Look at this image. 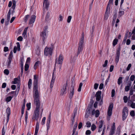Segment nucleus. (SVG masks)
I'll return each mask as SVG.
<instances>
[{
  "label": "nucleus",
  "mask_w": 135,
  "mask_h": 135,
  "mask_svg": "<svg viewBox=\"0 0 135 135\" xmlns=\"http://www.w3.org/2000/svg\"><path fill=\"white\" fill-rule=\"evenodd\" d=\"M38 76L35 75L34 76V81H33V97L34 99H40V93L38 90Z\"/></svg>",
  "instance_id": "f257e3e1"
},
{
  "label": "nucleus",
  "mask_w": 135,
  "mask_h": 135,
  "mask_svg": "<svg viewBox=\"0 0 135 135\" xmlns=\"http://www.w3.org/2000/svg\"><path fill=\"white\" fill-rule=\"evenodd\" d=\"M34 103L36 105V108L34 111L32 119L36 120L37 121L39 118V111L40 110V99L37 100L34 99Z\"/></svg>",
  "instance_id": "f03ea898"
},
{
  "label": "nucleus",
  "mask_w": 135,
  "mask_h": 135,
  "mask_svg": "<svg viewBox=\"0 0 135 135\" xmlns=\"http://www.w3.org/2000/svg\"><path fill=\"white\" fill-rule=\"evenodd\" d=\"M53 49V47H46L44 50V55L46 56H47L49 55H51L52 54Z\"/></svg>",
  "instance_id": "7ed1b4c3"
},
{
  "label": "nucleus",
  "mask_w": 135,
  "mask_h": 135,
  "mask_svg": "<svg viewBox=\"0 0 135 135\" xmlns=\"http://www.w3.org/2000/svg\"><path fill=\"white\" fill-rule=\"evenodd\" d=\"M122 113V120L124 121L128 115V109L127 107H125L123 108Z\"/></svg>",
  "instance_id": "20e7f679"
},
{
  "label": "nucleus",
  "mask_w": 135,
  "mask_h": 135,
  "mask_svg": "<svg viewBox=\"0 0 135 135\" xmlns=\"http://www.w3.org/2000/svg\"><path fill=\"white\" fill-rule=\"evenodd\" d=\"M84 42L82 41H80L78 48V51L77 52V55H79L80 52L82 51L83 49V43Z\"/></svg>",
  "instance_id": "39448f33"
},
{
  "label": "nucleus",
  "mask_w": 135,
  "mask_h": 135,
  "mask_svg": "<svg viewBox=\"0 0 135 135\" xmlns=\"http://www.w3.org/2000/svg\"><path fill=\"white\" fill-rule=\"evenodd\" d=\"M63 60V57L62 55H60L58 59H56L55 62V64H56L61 65L62 62Z\"/></svg>",
  "instance_id": "423d86ee"
},
{
  "label": "nucleus",
  "mask_w": 135,
  "mask_h": 135,
  "mask_svg": "<svg viewBox=\"0 0 135 135\" xmlns=\"http://www.w3.org/2000/svg\"><path fill=\"white\" fill-rule=\"evenodd\" d=\"M47 28L46 27L44 30L42 31L41 34L40 36L42 37L43 41H44L45 39L46 38V32L47 31Z\"/></svg>",
  "instance_id": "0eeeda50"
},
{
  "label": "nucleus",
  "mask_w": 135,
  "mask_h": 135,
  "mask_svg": "<svg viewBox=\"0 0 135 135\" xmlns=\"http://www.w3.org/2000/svg\"><path fill=\"white\" fill-rule=\"evenodd\" d=\"M74 86L72 85L70 88V90L69 94V98L70 99H71L74 94Z\"/></svg>",
  "instance_id": "6e6552de"
},
{
  "label": "nucleus",
  "mask_w": 135,
  "mask_h": 135,
  "mask_svg": "<svg viewBox=\"0 0 135 135\" xmlns=\"http://www.w3.org/2000/svg\"><path fill=\"white\" fill-rule=\"evenodd\" d=\"M68 84L67 83H66L65 84L63 87L62 89H61V94L63 95L64 94H65L66 88L68 86Z\"/></svg>",
  "instance_id": "1a4fd4ad"
},
{
  "label": "nucleus",
  "mask_w": 135,
  "mask_h": 135,
  "mask_svg": "<svg viewBox=\"0 0 135 135\" xmlns=\"http://www.w3.org/2000/svg\"><path fill=\"white\" fill-rule=\"evenodd\" d=\"M113 107V104H110L109 107L108 112V114L109 117L112 115V111Z\"/></svg>",
  "instance_id": "9d476101"
},
{
  "label": "nucleus",
  "mask_w": 135,
  "mask_h": 135,
  "mask_svg": "<svg viewBox=\"0 0 135 135\" xmlns=\"http://www.w3.org/2000/svg\"><path fill=\"white\" fill-rule=\"evenodd\" d=\"M120 49H118L117 50L116 54V57L115 59V60L116 62L117 63L119 60L120 54Z\"/></svg>",
  "instance_id": "9b49d317"
},
{
  "label": "nucleus",
  "mask_w": 135,
  "mask_h": 135,
  "mask_svg": "<svg viewBox=\"0 0 135 135\" xmlns=\"http://www.w3.org/2000/svg\"><path fill=\"white\" fill-rule=\"evenodd\" d=\"M101 93L102 92L100 91H98L96 93L95 95L96 100L98 101L100 100L101 98Z\"/></svg>",
  "instance_id": "f8f14e48"
},
{
  "label": "nucleus",
  "mask_w": 135,
  "mask_h": 135,
  "mask_svg": "<svg viewBox=\"0 0 135 135\" xmlns=\"http://www.w3.org/2000/svg\"><path fill=\"white\" fill-rule=\"evenodd\" d=\"M51 120V113L50 114L47 120V122L46 123V126L47 127V133L48 132V130L50 127V123Z\"/></svg>",
  "instance_id": "ddd939ff"
},
{
  "label": "nucleus",
  "mask_w": 135,
  "mask_h": 135,
  "mask_svg": "<svg viewBox=\"0 0 135 135\" xmlns=\"http://www.w3.org/2000/svg\"><path fill=\"white\" fill-rule=\"evenodd\" d=\"M115 123L113 122V125L111 128L109 135H113L115 131Z\"/></svg>",
  "instance_id": "4468645a"
},
{
  "label": "nucleus",
  "mask_w": 135,
  "mask_h": 135,
  "mask_svg": "<svg viewBox=\"0 0 135 135\" xmlns=\"http://www.w3.org/2000/svg\"><path fill=\"white\" fill-rule=\"evenodd\" d=\"M6 113L7 114V123L8 122L9 119V117L11 113L10 109L9 107L7 108L6 110Z\"/></svg>",
  "instance_id": "2eb2a0df"
},
{
  "label": "nucleus",
  "mask_w": 135,
  "mask_h": 135,
  "mask_svg": "<svg viewBox=\"0 0 135 135\" xmlns=\"http://www.w3.org/2000/svg\"><path fill=\"white\" fill-rule=\"evenodd\" d=\"M113 0H109L106 8L107 11H109V9H110V7L113 4Z\"/></svg>",
  "instance_id": "dca6fc26"
},
{
  "label": "nucleus",
  "mask_w": 135,
  "mask_h": 135,
  "mask_svg": "<svg viewBox=\"0 0 135 135\" xmlns=\"http://www.w3.org/2000/svg\"><path fill=\"white\" fill-rule=\"evenodd\" d=\"M49 4L48 0H44L43 6L44 8L47 9L49 7Z\"/></svg>",
  "instance_id": "f3484780"
},
{
  "label": "nucleus",
  "mask_w": 135,
  "mask_h": 135,
  "mask_svg": "<svg viewBox=\"0 0 135 135\" xmlns=\"http://www.w3.org/2000/svg\"><path fill=\"white\" fill-rule=\"evenodd\" d=\"M100 114L99 111L98 110H97L96 111L95 110H93L92 112V114L94 115L95 114L96 117H98Z\"/></svg>",
  "instance_id": "a211bd4d"
},
{
  "label": "nucleus",
  "mask_w": 135,
  "mask_h": 135,
  "mask_svg": "<svg viewBox=\"0 0 135 135\" xmlns=\"http://www.w3.org/2000/svg\"><path fill=\"white\" fill-rule=\"evenodd\" d=\"M36 17V16L34 15H32L31 16L29 22L30 24H32L35 21Z\"/></svg>",
  "instance_id": "6ab92c4d"
},
{
  "label": "nucleus",
  "mask_w": 135,
  "mask_h": 135,
  "mask_svg": "<svg viewBox=\"0 0 135 135\" xmlns=\"http://www.w3.org/2000/svg\"><path fill=\"white\" fill-rule=\"evenodd\" d=\"M39 128V123H38V122L37 120L36 122V127L35 128V132L34 135H37L38 133V132Z\"/></svg>",
  "instance_id": "aec40b11"
},
{
  "label": "nucleus",
  "mask_w": 135,
  "mask_h": 135,
  "mask_svg": "<svg viewBox=\"0 0 135 135\" xmlns=\"http://www.w3.org/2000/svg\"><path fill=\"white\" fill-rule=\"evenodd\" d=\"M110 10L109 9V11H107V9H106V12L105 14L104 18L105 20H107L109 17V13Z\"/></svg>",
  "instance_id": "412c9836"
},
{
  "label": "nucleus",
  "mask_w": 135,
  "mask_h": 135,
  "mask_svg": "<svg viewBox=\"0 0 135 135\" xmlns=\"http://www.w3.org/2000/svg\"><path fill=\"white\" fill-rule=\"evenodd\" d=\"M41 64V62L40 61H37L35 64L34 66V68L35 70L36 69V68L37 66H38L39 65Z\"/></svg>",
  "instance_id": "4be33fe9"
},
{
  "label": "nucleus",
  "mask_w": 135,
  "mask_h": 135,
  "mask_svg": "<svg viewBox=\"0 0 135 135\" xmlns=\"http://www.w3.org/2000/svg\"><path fill=\"white\" fill-rule=\"evenodd\" d=\"M12 60V58H8V60L7 64V65L8 68H10L11 67V63Z\"/></svg>",
  "instance_id": "5701e85b"
},
{
  "label": "nucleus",
  "mask_w": 135,
  "mask_h": 135,
  "mask_svg": "<svg viewBox=\"0 0 135 135\" xmlns=\"http://www.w3.org/2000/svg\"><path fill=\"white\" fill-rule=\"evenodd\" d=\"M11 10L10 9L8 13L7 14V21H5L6 22V21H7V22H8L10 20V14H11Z\"/></svg>",
  "instance_id": "b1692460"
},
{
  "label": "nucleus",
  "mask_w": 135,
  "mask_h": 135,
  "mask_svg": "<svg viewBox=\"0 0 135 135\" xmlns=\"http://www.w3.org/2000/svg\"><path fill=\"white\" fill-rule=\"evenodd\" d=\"M25 103H23V105L21 109V114L22 115L21 117H22V115L24 113V112L25 107Z\"/></svg>",
  "instance_id": "393cba45"
},
{
  "label": "nucleus",
  "mask_w": 135,
  "mask_h": 135,
  "mask_svg": "<svg viewBox=\"0 0 135 135\" xmlns=\"http://www.w3.org/2000/svg\"><path fill=\"white\" fill-rule=\"evenodd\" d=\"M32 80L31 79H30L29 80L28 83V86L29 89H31V86L32 84Z\"/></svg>",
  "instance_id": "a878e982"
},
{
  "label": "nucleus",
  "mask_w": 135,
  "mask_h": 135,
  "mask_svg": "<svg viewBox=\"0 0 135 135\" xmlns=\"http://www.w3.org/2000/svg\"><path fill=\"white\" fill-rule=\"evenodd\" d=\"M122 79L123 78L122 77H119L118 79L117 83L118 85H120V84L122 83Z\"/></svg>",
  "instance_id": "bb28decb"
},
{
  "label": "nucleus",
  "mask_w": 135,
  "mask_h": 135,
  "mask_svg": "<svg viewBox=\"0 0 135 135\" xmlns=\"http://www.w3.org/2000/svg\"><path fill=\"white\" fill-rule=\"evenodd\" d=\"M118 40L117 39H114L113 42V45L114 46L115 45H116L117 44L118 42Z\"/></svg>",
  "instance_id": "cd10ccee"
},
{
  "label": "nucleus",
  "mask_w": 135,
  "mask_h": 135,
  "mask_svg": "<svg viewBox=\"0 0 135 135\" xmlns=\"http://www.w3.org/2000/svg\"><path fill=\"white\" fill-rule=\"evenodd\" d=\"M83 85V83H80L79 85V87L78 89V91L80 92L81 91V88Z\"/></svg>",
  "instance_id": "c85d7f7f"
},
{
  "label": "nucleus",
  "mask_w": 135,
  "mask_h": 135,
  "mask_svg": "<svg viewBox=\"0 0 135 135\" xmlns=\"http://www.w3.org/2000/svg\"><path fill=\"white\" fill-rule=\"evenodd\" d=\"M12 2H13V6H12V8L14 10L16 7V1L15 0H12Z\"/></svg>",
  "instance_id": "c756f323"
},
{
  "label": "nucleus",
  "mask_w": 135,
  "mask_h": 135,
  "mask_svg": "<svg viewBox=\"0 0 135 135\" xmlns=\"http://www.w3.org/2000/svg\"><path fill=\"white\" fill-rule=\"evenodd\" d=\"M78 124L77 122L75 123V124L73 128V131H75V132L76 129V127L77 126Z\"/></svg>",
  "instance_id": "7c9ffc66"
},
{
  "label": "nucleus",
  "mask_w": 135,
  "mask_h": 135,
  "mask_svg": "<svg viewBox=\"0 0 135 135\" xmlns=\"http://www.w3.org/2000/svg\"><path fill=\"white\" fill-rule=\"evenodd\" d=\"M50 16V12H48L46 14V15L45 18V20L46 21L48 20V18H49Z\"/></svg>",
  "instance_id": "2f4dec72"
},
{
  "label": "nucleus",
  "mask_w": 135,
  "mask_h": 135,
  "mask_svg": "<svg viewBox=\"0 0 135 135\" xmlns=\"http://www.w3.org/2000/svg\"><path fill=\"white\" fill-rule=\"evenodd\" d=\"M18 81V79L17 78L14 79V80L12 82V84H16L17 83Z\"/></svg>",
  "instance_id": "473e14b6"
},
{
  "label": "nucleus",
  "mask_w": 135,
  "mask_h": 135,
  "mask_svg": "<svg viewBox=\"0 0 135 135\" xmlns=\"http://www.w3.org/2000/svg\"><path fill=\"white\" fill-rule=\"evenodd\" d=\"M91 130L92 131H94L96 128V126L94 124H93L91 127Z\"/></svg>",
  "instance_id": "72a5a7b5"
},
{
  "label": "nucleus",
  "mask_w": 135,
  "mask_h": 135,
  "mask_svg": "<svg viewBox=\"0 0 135 135\" xmlns=\"http://www.w3.org/2000/svg\"><path fill=\"white\" fill-rule=\"evenodd\" d=\"M12 98V97L11 96L8 97L6 98V101L7 102H9L11 100Z\"/></svg>",
  "instance_id": "f704fd0d"
},
{
  "label": "nucleus",
  "mask_w": 135,
  "mask_h": 135,
  "mask_svg": "<svg viewBox=\"0 0 135 135\" xmlns=\"http://www.w3.org/2000/svg\"><path fill=\"white\" fill-rule=\"evenodd\" d=\"M124 13V12L123 11H120L119 12V16H121L123 15Z\"/></svg>",
  "instance_id": "c9c22d12"
},
{
  "label": "nucleus",
  "mask_w": 135,
  "mask_h": 135,
  "mask_svg": "<svg viewBox=\"0 0 135 135\" xmlns=\"http://www.w3.org/2000/svg\"><path fill=\"white\" fill-rule=\"evenodd\" d=\"M29 67V66L28 64H26L25 66V71H27Z\"/></svg>",
  "instance_id": "e433bc0d"
},
{
  "label": "nucleus",
  "mask_w": 135,
  "mask_h": 135,
  "mask_svg": "<svg viewBox=\"0 0 135 135\" xmlns=\"http://www.w3.org/2000/svg\"><path fill=\"white\" fill-rule=\"evenodd\" d=\"M123 99L125 103H126L128 101V98L127 96H124L123 97Z\"/></svg>",
  "instance_id": "4c0bfd02"
},
{
  "label": "nucleus",
  "mask_w": 135,
  "mask_h": 135,
  "mask_svg": "<svg viewBox=\"0 0 135 135\" xmlns=\"http://www.w3.org/2000/svg\"><path fill=\"white\" fill-rule=\"evenodd\" d=\"M72 18V16H69L68 18L67 21V22L68 23H69L70 22Z\"/></svg>",
  "instance_id": "58836bf2"
},
{
  "label": "nucleus",
  "mask_w": 135,
  "mask_h": 135,
  "mask_svg": "<svg viewBox=\"0 0 135 135\" xmlns=\"http://www.w3.org/2000/svg\"><path fill=\"white\" fill-rule=\"evenodd\" d=\"M26 106L27 107V110H29L30 109L31 107V103H27L26 104Z\"/></svg>",
  "instance_id": "ea45409f"
},
{
  "label": "nucleus",
  "mask_w": 135,
  "mask_h": 135,
  "mask_svg": "<svg viewBox=\"0 0 135 135\" xmlns=\"http://www.w3.org/2000/svg\"><path fill=\"white\" fill-rule=\"evenodd\" d=\"M103 122L102 120H101L99 122L100 125L99 126V129H101L103 126Z\"/></svg>",
  "instance_id": "a19ab883"
},
{
  "label": "nucleus",
  "mask_w": 135,
  "mask_h": 135,
  "mask_svg": "<svg viewBox=\"0 0 135 135\" xmlns=\"http://www.w3.org/2000/svg\"><path fill=\"white\" fill-rule=\"evenodd\" d=\"M4 73L6 75H8L9 74V72L8 70L6 69L4 70Z\"/></svg>",
  "instance_id": "79ce46f5"
},
{
  "label": "nucleus",
  "mask_w": 135,
  "mask_h": 135,
  "mask_svg": "<svg viewBox=\"0 0 135 135\" xmlns=\"http://www.w3.org/2000/svg\"><path fill=\"white\" fill-rule=\"evenodd\" d=\"M129 86H126L125 87V90L126 91H128L129 90Z\"/></svg>",
  "instance_id": "37998d69"
},
{
  "label": "nucleus",
  "mask_w": 135,
  "mask_h": 135,
  "mask_svg": "<svg viewBox=\"0 0 135 135\" xmlns=\"http://www.w3.org/2000/svg\"><path fill=\"white\" fill-rule=\"evenodd\" d=\"M84 32H83L81 34L82 37L80 39V41H83L84 39Z\"/></svg>",
  "instance_id": "c03bdc74"
},
{
  "label": "nucleus",
  "mask_w": 135,
  "mask_h": 135,
  "mask_svg": "<svg viewBox=\"0 0 135 135\" xmlns=\"http://www.w3.org/2000/svg\"><path fill=\"white\" fill-rule=\"evenodd\" d=\"M115 91L114 89H112V91L111 93V97H113L114 96Z\"/></svg>",
  "instance_id": "a18cd8bd"
},
{
  "label": "nucleus",
  "mask_w": 135,
  "mask_h": 135,
  "mask_svg": "<svg viewBox=\"0 0 135 135\" xmlns=\"http://www.w3.org/2000/svg\"><path fill=\"white\" fill-rule=\"evenodd\" d=\"M16 44L17 45L18 51H19L20 50V45L19 42H17Z\"/></svg>",
  "instance_id": "49530a36"
},
{
  "label": "nucleus",
  "mask_w": 135,
  "mask_h": 135,
  "mask_svg": "<svg viewBox=\"0 0 135 135\" xmlns=\"http://www.w3.org/2000/svg\"><path fill=\"white\" fill-rule=\"evenodd\" d=\"M103 86H104L103 84L102 83H101L99 85V89L100 90L102 89L103 88Z\"/></svg>",
  "instance_id": "de8ad7c7"
},
{
  "label": "nucleus",
  "mask_w": 135,
  "mask_h": 135,
  "mask_svg": "<svg viewBox=\"0 0 135 135\" xmlns=\"http://www.w3.org/2000/svg\"><path fill=\"white\" fill-rule=\"evenodd\" d=\"M130 114L132 116L134 117L135 115L134 111L133 110L131 111L130 113Z\"/></svg>",
  "instance_id": "09e8293b"
},
{
  "label": "nucleus",
  "mask_w": 135,
  "mask_h": 135,
  "mask_svg": "<svg viewBox=\"0 0 135 135\" xmlns=\"http://www.w3.org/2000/svg\"><path fill=\"white\" fill-rule=\"evenodd\" d=\"M99 84L98 83H95L94 85V88L95 89H97L98 86Z\"/></svg>",
  "instance_id": "8fccbe9b"
},
{
  "label": "nucleus",
  "mask_w": 135,
  "mask_h": 135,
  "mask_svg": "<svg viewBox=\"0 0 135 135\" xmlns=\"http://www.w3.org/2000/svg\"><path fill=\"white\" fill-rule=\"evenodd\" d=\"M13 52L12 51L9 54V56L8 58H12V57L13 56Z\"/></svg>",
  "instance_id": "3c124183"
},
{
  "label": "nucleus",
  "mask_w": 135,
  "mask_h": 135,
  "mask_svg": "<svg viewBox=\"0 0 135 135\" xmlns=\"http://www.w3.org/2000/svg\"><path fill=\"white\" fill-rule=\"evenodd\" d=\"M114 66L113 65H111L110 67V69H109V71L110 72H112L113 70L114 69Z\"/></svg>",
  "instance_id": "603ef678"
},
{
  "label": "nucleus",
  "mask_w": 135,
  "mask_h": 135,
  "mask_svg": "<svg viewBox=\"0 0 135 135\" xmlns=\"http://www.w3.org/2000/svg\"><path fill=\"white\" fill-rule=\"evenodd\" d=\"M58 19L59 21H62L63 20V17L61 15H59Z\"/></svg>",
  "instance_id": "864d4df0"
},
{
  "label": "nucleus",
  "mask_w": 135,
  "mask_h": 135,
  "mask_svg": "<svg viewBox=\"0 0 135 135\" xmlns=\"http://www.w3.org/2000/svg\"><path fill=\"white\" fill-rule=\"evenodd\" d=\"M131 64H129L127 68V71H129V70L130 68H131Z\"/></svg>",
  "instance_id": "5fc2aeb1"
},
{
  "label": "nucleus",
  "mask_w": 135,
  "mask_h": 135,
  "mask_svg": "<svg viewBox=\"0 0 135 135\" xmlns=\"http://www.w3.org/2000/svg\"><path fill=\"white\" fill-rule=\"evenodd\" d=\"M87 127H89L91 126V123L89 122H87L86 123Z\"/></svg>",
  "instance_id": "6e6d98bb"
},
{
  "label": "nucleus",
  "mask_w": 135,
  "mask_h": 135,
  "mask_svg": "<svg viewBox=\"0 0 135 135\" xmlns=\"http://www.w3.org/2000/svg\"><path fill=\"white\" fill-rule=\"evenodd\" d=\"M108 61L107 60H105V61L104 64L103 65V66L104 67H106L107 65L108 64Z\"/></svg>",
  "instance_id": "4d7b16f0"
},
{
  "label": "nucleus",
  "mask_w": 135,
  "mask_h": 135,
  "mask_svg": "<svg viewBox=\"0 0 135 135\" xmlns=\"http://www.w3.org/2000/svg\"><path fill=\"white\" fill-rule=\"evenodd\" d=\"M91 133V131L90 130H87L86 131L85 134L86 135H90Z\"/></svg>",
  "instance_id": "13d9d810"
},
{
  "label": "nucleus",
  "mask_w": 135,
  "mask_h": 135,
  "mask_svg": "<svg viewBox=\"0 0 135 135\" xmlns=\"http://www.w3.org/2000/svg\"><path fill=\"white\" fill-rule=\"evenodd\" d=\"M135 76L134 75H132L130 77V80L132 81H133L134 80L135 78Z\"/></svg>",
  "instance_id": "bf43d9fd"
},
{
  "label": "nucleus",
  "mask_w": 135,
  "mask_h": 135,
  "mask_svg": "<svg viewBox=\"0 0 135 135\" xmlns=\"http://www.w3.org/2000/svg\"><path fill=\"white\" fill-rule=\"evenodd\" d=\"M30 16L28 15H26L25 17V20L26 22L27 21L29 17Z\"/></svg>",
  "instance_id": "052dcab7"
},
{
  "label": "nucleus",
  "mask_w": 135,
  "mask_h": 135,
  "mask_svg": "<svg viewBox=\"0 0 135 135\" xmlns=\"http://www.w3.org/2000/svg\"><path fill=\"white\" fill-rule=\"evenodd\" d=\"M23 38L21 36H20L18 37L17 38V40L20 41H21L22 40Z\"/></svg>",
  "instance_id": "680f3d73"
},
{
  "label": "nucleus",
  "mask_w": 135,
  "mask_h": 135,
  "mask_svg": "<svg viewBox=\"0 0 135 135\" xmlns=\"http://www.w3.org/2000/svg\"><path fill=\"white\" fill-rule=\"evenodd\" d=\"M82 126V122H80L78 125V128L79 129L81 128Z\"/></svg>",
  "instance_id": "e2e57ef3"
},
{
  "label": "nucleus",
  "mask_w": 135,
  "mask_h": 135,
  "mask_svg": "<svg viewBox=\"0 0 135 135\" xmlns=\"http://www.w3.org/2000/svg\"><path fill=\"white\" fill-rule=\"evenodd\" d=\"M131 106L132 108H135V103L132 102Z\"/></svg>",
  "instance_id": "0e129e2a"
},
{
  "label": "nucleus",
  "mask_w": 135,
  "mask_h": 135,
  "mask_svg": "<svg viewBox=\"0 0 135 135\" xmlns=\"http://www.w3.org/2000/svg\"><path fill=\"white\" fill-rule=\"evenodd\" d=\"M4 51L5 52H6L8 51V47H5L4 48Z\"/></svg>",
  "instance_id": "69168bd1"
},
{
  "label": "nucleus",
  "mask_w": 135,
  "mask_h": 135,
  "mask_svg": "<svg viewBox=\"0 0 135 135\" xmlns=\"http://www.w3.org/2000/svg\"><path fill=\"white\" fill-rule=\"evenodd\" d=\"M131 43V41L129 39H128L126 41V44L127 45H129Z\"/></svg>",
  "instance_id": "338daca9"
},
{
  "label": "nucleus",
  "mask_w": 135,
  "mask_h": 135,
  "mask_svg": "<svg viewBox=\"0 0 135 135\" xmlns=\"http://www.w3.org/2000/svg\"><path fill=\"white\" fill-rule=\"evenodd\" d=\"M2 135H4L5 132H4V127H3L2 129Z\"/></svg>",
  "instance_id": "774afa93"
}]
</instances>
